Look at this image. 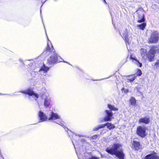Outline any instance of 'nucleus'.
Returning <instances> with one entry per match:
<instances>
[{
    "mask_svg": "<svg viewBox=\"0 0 159 159\" xmlns=\"http://www.w3.org/2000/svg\"><path fill=\"white\" fill-rule=\"evenodd\" d=\"M106 151L112 155H115L120 159H124V154L122 150L121 145L118 143L114 144L111 148H107Z\"/></svg>",
    "mask_w": 159,
    "mask_h": 159,
    "instance_id": "f257e3e1",
    "label": "nucleus"
},
{
    "mask_svg": "<svg viewBox=\"0 0 159 159\" xmlns=\"http://www.w3.org/2000/svg\"><path fill=\"white\" fill-rule=\"evenodd\" d=\"M52 52V54L50 57L48 58L47 63L49 65H52L54 64L56 62H61L62 61L63 59H61V60L58 59L57 54L55 52V50L53 48V46L51 44V47L50 46V45L48 43V47L44 51L43 54H46L48 52Z\"/></svg>",
    "mask_w": 159,
    "mask_h": 159,
    "instance_id": "f03ea898",
    "label": "nucleus"
},
{
    "mask_svg": "<svg viewBox=\"0 0 159 159\" xmlns=\"http://www.w3.org/2000/svg\"><path fill=\"white\" fill-rule=\"evenodd\" d=\"M159 52V47L152 48H151L147 55V58L150 62L154 61L155 54Z\"/></svg>",
    "mask_w": 159,
    "mask_h": 159,
    "instance_id": "7ed1b4c3",
    "label": "nucleus"
},
{
    "mask_svg": "<svg viewBox=\"0 0 159 159\" xmlns=\"http://www.w3.org/2000/svg\"><path fill=\"white\" fill-rule=\"evenodd\" d=\"M147 129L145 126H139L137 127V134L142 138H144L147 135V133L146 131Z\"/></svg>",
    "mask_w": 159,
    "mask_h": 159,
    "instance_id": "20e7f679",
    "label": "nucleus"
},
{
    "mask_svg": "<svg viewBox=\"0 0 159 159\" xmlns=\"http://www.w3.org/2000/svg\"><path fill=\"white\" fill-rule=\"evenodd\" d=\"M137 14L138 22L141 23L144 21V12L143 9L139 8L136 12Z\"/></svg>",
    "mask_w": 159,
    "mask_h": 159,
    "instance_id": "39448f33",
    "label": "nucleus"
},
{
    "mask_svg": "<svg viewBox=\"0 0 159 159\" xmlns=\"http://www.w3.org/2000/svg\"><path fill=\"white\" fill-rule=\"evenodd\" d=\"M60 118V117L57 113H55L53 112H51V113L50 115V117L48 118V120H52L53 122H56L57 124L61 125L62 127L64 128L65 126L61 122L57 121V122H56L54 121L55 120L59 119Z\"/></svg>",
    "mask_w": 159,
    "mask_h": 159,
    "instance_id": "423d86ee",
    "label": "nucleus"
},
{
    "mask_svg": "<svg viewBox=\"0 0 159 159\" xmlns=\"http://www.w3.org/2000/svg\"><path fill=\"white\" fill-rule=\"evenodd\" d=\"M159 38V34L156 31L154 32L151 35L149 42L151 43H155L158 41Z\"/></svg>",
    "mask_w": 159,
    "mask_h": 159,
    "instance_id": "0eeeda50",
    "label": "nucleus"
},
{
    "mask_svg": "<svg viewBox=\"0 0 159 159\" xmlns=\"http://www.w3.org/2000/svg\"><path fill=\"white\" fill-rule=\"evenodd\" d=\"M106 116L103 120L101 121V122H103L108 121H111L112 119L113 113L111 110H106L105 111Z\"/></svg>",
    "mask_w": 159,
    "mask_h": 159,
    "instance_id": "6e6552de",
    "label": "nucleus"
},
{
    "mask_svg": "<svg viewBox=\"0 0 159 159\" xmlns=\"http://www.w3.org/2000/svg\"><path fill=\"white\" fill-rule=\"evenodd\" d=\"M21 92L23 93L27 94L29 95L33 96V97H34V98H36L35 99L36 100V99L39 97V95L30 89H28L25 91H21Z\"/></svg>",
    "mask_w": 159,
    "mask_h": 159,
    "instance_id": "1a4fd4ad",
    "label": "nucleus"
},
{
    "mask_svg": "<svg viewBox=\"0 0 159 159\" xmlns=\"http://www.w3.org/2000/svg\"><path fill=\"white\" fill-rule=\"evenodd\" d=\"M38 115L40 120L39 122L45 121L47 119V116L41 111H39Z\"/></svg>",
    "mask_w": 159,
    "mask_h": 159,
    "instance_id": "9d476101",
    "label": "nucleus"
},
{
    "mask_svg": "<svg viewBox=\"0 0 159 159\" xmlns=\"http://www.w3.org/2000/svg\"><path fill=\"white\" fill-rule=\"evenodd\" d=\"M140 52L143 58L145 60L147 59V55L148 53L147 52V50L146 49L144 48H141L140 50Z\"/></svg>",
    "mask_w": 159,
    "mask_h": 159,
    "instance_id": "9b49d317",
    "label": "nucleus"
},
{
    "mask_svg": "<svg viewBox=\"0 0 159 159\" xmlns=\"http://www.w3.org/2000/svg\"><path fill=\"white\" fill-rule=\"evenodd\" d=\"M144 159H159V157L156 153H154L148 155L145 157Z\"/></svg>",
    "mask_w": 159,
    "mask_h": 159,
    "instance_id": "f8f14e48",
    "label": "nucleus"
},
{
    "mask_svg": "<svg viewBox=\"0 0 159 159\" xmlns=\"http://www.w3.org/2000/svg\"><path fill=\"white\" fill-rule=\"evenodd\" d=\"M139 121L140 123H143L148 124L150 122V119L148 117H145L144 118L140 119Z\"/></svg>",
    "mask_w": 159,
    "mask_h": 159,
    "instance_id": "ddd939ff",
    "label": "nucleus"
},
{
    "mask_svg": "<svg viewBox=\"0 0 159 159\" xmlns=\"http://www.w3.org/2000/svg\"><path fill=\"white\" fill-rule=\"evenodd\" d=\"M123 36L124 38L126 45L127 46V45H129L131 42V37H128V35L126 34H124Z\"/></svg>",
    "mask_w": 159,
    "mask_h": 159,
    "instance_id": "4468645a",
    "label": "nucleus"
},
{
    "mask_svg": "<svg viewBox=\"0 0 159 159\" xmlns=\"http://www.w3.org/2000/svg\"><path fill=\"white\" fill-rule=\"evenodd\" d=\"M133 144L134 148L137 150L139 149L140 147V144L139 142L134 139L133 141Z\"/></svg>",
    "mask_w": 159,
    "mask_h": 159,
    "instance_id": "2eb2a0df",
    "label": "nucleus"
},
{
    "mask_svg": "<svg viewBox=\"0 0 159 159\" xmlns=\"http://www.w3.org/2000/svg\"><path fill=\"white\" fill-rule=\"evenodd\" d=\"M106 123L105 124H102L99 125L95 127H94L93 129V131H96L100 129L103 128L105 126H106Z\"/></svg>",
    "mask_w": 159,
    "mask_h": 159,
    "instance_id": "dca6fc26",
    "label": "nucleus"
},
{
    "mask_svg": "<svg viewBox=\"0 0 159 159\" xmlns=\"http://www.w3.org/2000/svg\"><path fill=\"white\" fill-rule=\"evenodd\" d=\"M50 99V98L47 96L44 99V105L46 107H48L49 105Z\"/></svg>",
    "mask_w": 159,
    "mask_h": 159,
    "instance_id": "f3484780",
    "label": "nucleus"
},
{
    "mask_svg": "<svg viewBox=\"0 0 159 159\" xmlns=\"http://www.w3.org/2000/svg\"><path fill=\"white\" fill-rule=\"evenodd\" d=\"M130 58L132 60H134L136 61V64L139 67H141L142 66V64L140 63L139 61L137 60V58L136 57H133L132 55L130 56Z\"/></svg>",
    "mask_w": 159,
    "mask_h": 159,
    "instance_id": "a211bd4d",
    "label": "nucleus"
},
{
    "mask_svg": "<svg viewBox=\"0 0 159 159\" xmlns=\"http://www.w3.org/2000/svg\"><path fill=\"white\" fill-rule=\"evenodd\" d=\"M128 77L129 78H127L126 79L128 82H133L135 79L136 76L134 75H129Z\"/></svg>",
    "mask_w": 159,
    "mask_h": 159,
    "instance_id": "6ab92c4d",
    "label": "nucleus"
},
{
    "mask_svg": "<svg viewBox=\"0 0 159 159\" xmlns=\"http://www.w3.org/2000/svg\"><path fill=\"white\" fill-rule=\"evenodd\" d=\"M106 124L107 128L110 130L115 128V126L111 124V123H107Z\"/></svg>",
    "mask_w": 159,
    "mask_h": 159,
    "instance_id": "aec40b11",
    "label": "nucleus"
},
{
    "mask_svg": "<svg viewBox=\"0 0 159 159\" xmlns=\"http://www.w3.org/2000/svg\"><path fill=\"white\" fill-rule=\"evenodd\" d=\"M130 102L132 105L134 106L136 104V100L134 97H131L130 100Z\"/></svg>",
    "mask_w": 159,
    "mask_h": 159,
    "instance_id": "412c9836",
    "label": "nucleus"
},
{
    "mask_svg": "<svg viewBox=\"0 0 159 159\" xmlns=\"http://www.w3.org/2000/svg\"><path fill=\"white\" fill-rule=\"evenodd\" d=\"M108 107L109 109L111 110L116 111L118 110V109L115 108L114 105L108 104Z\"/></svg>",
    "mask_w": 159,
    "mask_h": 159,
    "instance_id": "4be33fe9",
    "label": "nucleus"
},
{
    "mask_svg": "<svg viewBox=\"0 0 159 159\" xmlns=\"http://www.w3.org/2000/svg\"><path fill=\"white\" fill-rule=\"evenodd\" d=\"M49 68L45 66L44 65L42 67L40 70H43L45 72H46L49 70Z\"/></svg>",
    "mask_w": 159,
    "mask_h": 159,
    "instance_id": "5701e85b",
    "label": "nucleus"
},
{
    "mask_svg": "<svg viewBox=\"0 0 159 159\" xmlns=\"http://www.w3.org/2000/svg\"><path fill=\"white\" fill-rule=\"evenodd\" d=\"M146 26V24L145 23H143L140 25H138V27H139V28L140 29L143 30L145 28Z\"/></svg>",
    "mask_w": 159,
    "mask_h": 159,
    "instance_id": "b1692460",
    "label": "nucleus"
},
{
    "mask_svg": "<svg viewBox=\"0 0 159 159\" xmlns=\"http://www.w3.org/2000/svg\"><path fill=\"white\" fill-rule=\"evenodd\" d=\"M136 74L137 75L140 76L142 74V72L140 70L138 69Z\"/></svg>",
    "mask_w": 159,
    "mask_h": 159,
    "instance_id": "393cba45",
    "label": "nucleus"
},
{
    "mask_svg": "<svg viewBox=\"0 0 159 159\" xmlns=\"http://www.w3.org/2000/svg\"><path fill=\"white\" fill-rule=\"evenodd\" d=\"M98 137V135H95L93 136H92L91 137L92 139H97Z\"/></svg>",
    "mask_w": 159,
    "mask_h": 159,
    "instance_id": "a878e982",
    "label": "nucleus"
},
{
    "mask_svg": "<svg viewBox=\"0 0 159 159\" xmlns=\"http://www.w3.org/2000/svg\"><path fill=\"white\" fill-rule=\"evenodd\" d=\"M159 65V60H157L155 63V65L157 66Z\"/></svg>",
    "mask_w": 159,
    "mask_h": 159,
    "instance_id": "bb28decb",
    "label": "nucleus"
},
{
    "mask_svg": "<svg viewBox=\"0 0 159 159\" xmlns=\"http://www.w3.org/2000/svg\"><path fill=\"white\" fill-rule=\"evenodd\" d=\"M104 2H105V3H107V2H106V1H105V0H104Z\"/></svg>",
    "mask_w": 159,
    "mask_h": 159,
    "instance_id": "cd10ccee",
    "label": "nucleus"
},
{
    "mask_svg": "<svg viewBox=\"0 0 159 159\" xmlns=\"http://www.w3.org/2000/svg\"><path fill=\"white\" fill-rule=\"evenodd\" d=\"M64 61V62H66V63H67L69 64V63L68 62H66V61Z\"/></svg>",
    "mask_w": 159,
    "mask_h": 159,
    "instance_id": "c85d7f7f",
    "label": "nucleus"
},
{
    "mask_svg": "<svg viewBox=\"0 0 159 159\" xmlns=\"http://www.w3.org/2000/svg\"><path fill=\"white\" fill-rule=\"evenodd\" d=\"M125 92H127L128 91V90H125Z\"/></svg>",
    "mask_w": 159,
    "mask_h": 159,
    "instance_id": "c756f323",
    "label": "nucleus"
},
{
    "mask_svg": "<svg viewBox=\"0 0 159 159\" xmlns=\"http://www.w3.org/2000/svg\"><path fill=\"white\" fill-rule=\"evenodd\" d=\"M124 88H122V90H124Z\"/></svg>",
    "mask_w": 159,
    "mask_h": 159,
    "instance_id": "7c9ffc66",
    "label": "nucleus"
}]
</instances>
